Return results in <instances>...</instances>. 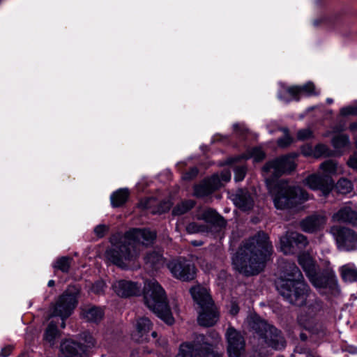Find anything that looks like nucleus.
I'll use <instances>...</instances> for the list:
<instances>
[{"label": "nucleus", "instance_id": "nucleus-1", "mask_svg": "<svg viewBox=\"0 0 357 357\" xmlns=\"http://www.w3.org/2000/svg\"><path fill=\"white\" fill-rule=\"evenodd\" d=\"M273 251L268 235L258 232L245 242L232 259L234 268L245 275H252L261 272L264 263Z\"/></svg>", "mask_w": 357, "mask_h": 357}, {"label": "nucleus", "instance_id": "nucleus-2", "mask_svg": "<svg viewBox=\"0 0 357 357\" xmlns=\"http://www.w3.org/2000/svg\"><path fill=\"white\" fill-rule=\"evenodd\" d=\"M155 237V231L133 229L127 231L116 243L107 250L105 256L113 264L126 268L138 257L140 247L152 244Z\"/></svg>", "mask_w": 357, "mask_h": 357}, {"label": "nucleus", "instance_id": "nucleus-3", "mask_svg": "<svg viewBox=\"0 0 357 357\" xmlns=\"http://www.w3.org/2000/svg\"><path fill=\"white\" fill-rule=\"evenodd\" d=\"M280 294L290 303L303 305L308 296L309 287L304 282L303 277L294 263H288L285 270L276 282Z\"/></svg>", "mask_w": 357, "mask_h": 357}, {"label": "nucleus", "instance_id": "nucleus-4", "mask_svg": "<svg viewBox=\"0 0 357 357\" xmlns=\"http://www.w3.org/2000/svg\"><path fill=\"white\" fill-rule=\"evenodd\" d=\"M146 305L166 324L172 325L174 319L167 301L163 288L154 279L146 281L144 287Z\"/></svg>", "mask_w": 357, "mask_h": 357}, {"label": "nucleus", "instance_id": "nucleus-5", "mask_svg": "<svg viewBox=\"0 0 357 357\" xmlns=\"http://www.w3.org/2000/svg\"><path fill=\"white\" fill-rule=\"evenodd\" d=\"M190 293L200 307L197 319L199 325L206 327L213 326L218 319V313L207 289L197 286L190 289Z\"/></svg>", "mask_w": 357, "mask_h": 357}, {"label": "nucleus", "instance_id": "nucleus-6", "mask_svg": "<svg viewBox=\"0 0 357 357\" xmlns=\"http://www.w3.org/2000/svg\"><path fill=\"white\" fill-rule=\"evenodd\" d=\"M248 321L250 327L259 335L262 347L266 345L275 349L284 348L285 340L276 328L257 316L250 317Z\"/></svg>", "mask_w": 357, "mask_h": 357}, {"label": "nucleus", "instance_id": "nucleus-7", "mask_svg": "<svg viewBox=\"0 0 357 357\" xmlns=\"http://www.w3.org/2000/svg\"><path fill=\"white\" fill-rule=\"evenodd\" d=\"M273 202L278 209L290 208L297 200L308 199V194L298 187L290 186L284 181H280L271 190Z\"/></svg>", "mask_w": 357, "mask_h": 357}, {"label": "nucleus", "instance_id": "nucleus-8", "mask_svg": "<svg viewBox=\"0 0 357 357\" xmlns=\"http://www.w3.org/2000/svg\"><path fill=\"white\" fill-rule=\"evenodd\" d=\"M176 357H222L213 351L203 335H198L193 342H185L180 346Z\"/></svg>", "mask_w": 357, "mask_h": 357}, {"label": "nucleus", "instance_id": "nucleus-9", "mask_svg": "<svg viewBox=\"0 0 357 357\" xmlns=\"http://www.w3.org/2000/svg\"><path fill=\"white\" fill-rule=\"evenodd\" d=\"M295 155H287L268 162L263 167L264 176L278 178L284 174L291 172L296 169Z\"/></svg>", "mask_w": 357, "mask_h": 357}, {"label": "nucleus", "instance_id": "nucleus-10", "mask_svg": "<svg viewBox=\"0 0 357 357\" xmlns=\"http://www.w3.org/2000/svg\"><path fill=\"white\" fill-rule=\"evenodd\" d=\"M77 304V294L66 291L57 300L54 306L52 317H60L61 319H67Z\"/></svg>", "mask_w": 357, "mask_h": 357}, {"label": "nucleus", "instance_id": "nucleus-11", "mask_svg": "<svg viewBox=\"0 0 357 357\" xmlns=\"http://www.w3.org/2000/svg\"><path fill=\"white\" fill-rule=\"evenodd\" d=\"M167 268L172 275L183 281L192 280L195 277V267L185 259L179 258L170 261Z\"/></svg>", "mask_w": 357, "mask_h": 357}, {"label": "nucleus", "instance_id": "nucleus-12", "mask_svg": "<svg viewBox=\"0 0 357 357\" xmlns=\"http://www.w3.org/2000/svg\"><path fill=\"white\" fill-rule=\"evenodd\" d=\"M225 338L229 357H241L245 347V341L241 332L234 327H229L225 333Z\"/></svg>", "mask_w": 357, "mask_h": 357}, {"label": "nucleus", "instance_id": "nucleus-13", "mask_svg": "<svg viewBox=\"0 0 357 357\" xmlns=\"http://www.w3.org/2000/svg\"><path fill=\"white\" fill-rule=\"evenodd\" d=\"M330 232L335 238L339 248L342 249L349 250L357 242V236L348 228L333 226L331 228Z\"/></svg>", "mask_w": 357, "mask_h": 357}, {"label": "nucleus", "instance_id": "nucleus-14", "mask_svg": "<svg viewBox=\"0 0 357 357\" xmlns=\"http://www.w3.org/2000/svg\"><path fill=\"white\" fill-rule=\"evenodd\" d=\"M307 244L305 236L297 232H287L285 236L280 238V248L284 254L295 252V248L302 249Z\"/></svg>", "mask_w": 357, "mask_h": 357}, {"label": "nucleus", "instance_id": "nucleus-15", "mask_svg": "<svg viewBox=\"0 0 357 357\" xmlns=\"http://www.w3.org/2000/svg\"><path fill=\"white\" fill-rule=\"evenodd\" d=\"M303 183L313 190H321L324 195H327L334 186L333 178L313 174L307 176Z\"/></svg>", "mask_w": 357, "mask_h": 357}, {"label": "nucleus", "instance_id": "nucleus-16", "mask_svg": "<svg viewBox=\"0 0 357 357\" xmlns=\"http://www.w3.org/2000/svg\"><path fill=\"white\" fill-rule=\"evenodd\" d=\"M112 289L118 296L128 297L137 295L141 287L136 282L121 280L113 283Z\"/></svg>", "mask_w": 357, "mask_h": 357}, {"label": "nucleus", "instance_id": "nucleus-17", "mask_svg": "<svg viewBox=\"0 0 357 357\" xmlns=\"http://www.w3.org/2000/svg\"><path fill=\"white\" fill-rule=\"evenodd\" d=\"M221 187L220 180L218 175H213L210 178L204 180L194 187V195L203 197L212 193Z\"/></svg>", "mask_w": 357, "mask_h": 357}, {"label": "nucleus", "instance_id": "nucleus-18", "mask_svg": "<svg viewBox=\"0 0 357 357\" xmlns=\"http://www.w3.org/2000/svg\"><path fill=\"white\" fill-rule=\"evenodd\" d=\"M60 351L61 357H87L86 349L83 345L70 340L61 342Z\"/></svg>", "mask_w": 357, "mask_h": 357}, {"label": "nucleus", "instance_id": "nucleus-19", "mask_svg": "<svg viewBox=\"0 0 357 357\" xmlns=\"http://www.w3.org/2000/svg\"><path fill=\"white\" fill-rule=\"evenodd\" d=\"M326 223V218L322 215H310L301 222L302 229L308 233L316 232L321 229Z\"/></svg>", "mask_w": 357, "mask_h": 357}, {"label": "nucleus", "instance_id": "nucleus-20", "mask_svg": "<svg viewBox=\"0 0 357 357\" xmlns=\"http://www.w3.org/2000/svg\"><path fill=\"white\" fill-rule=\"evenodd\" d=\"M234 204L243 211H248L254 206L253 196L247 190H238L231 195Z\"/></svg>", "mask_w": 357, "mask_h": 357}, {"label": "nucleus", "instance_id": "nucleus-21", "mask_svg": "<svg viewBox=\"0 0 357 357\" xmlns=\"http://www.w3.org/2000/svg\"><path fill=\"white\" fill-rule=\"evenodd\" d=\"M152 328L151 321L146 317H141L137 321L136 331L132 334V339L136 342L149 340V333Z\"/></svg>", "mask_w": 357, "mask_h": 357}, {"label": "nucleus", "instance_id": "nucleus-22", "mask_svg": "<svg viewBox=\"0 0 357 357\" xmlns=\"http://www.w3.org/2000/svg\"><path fill=\"white\" fill-rule=\"evenodd\" d=\"M332 219L334 222H348L357 227V213L349 206L340 208L333 215Z\"/></svg>", "mask_w": 357, "mask_h": 357}, {"label": "nucleus", "instance_id": "nucleus-23", "mask_svg": "<svg viewBox=\"0 0 357 357\" xmlns=\"http://www.w3.org/2000/svg\"><path fill=\"white\" fill-rule=\"evenodd\" d=\"M198 219L203 220L206 222L220 227H225L226 225V222L222 217L211 208L203 211L199 215H198Z\"/></svg>", "mask_w": 357, "mask_h": 357}, {"label": "nucleus", "instance_id": "nucleus-24", "mask_svg": "<svg viewBox=\"0 0 357 357\" xmlns=\"http://www.w3.org/2000/svg\"><path fill=\"white\" fill-rule=\"evenodd\" d=\"M104 315L103 310L98 307H86L82 309V317L87 321L97 323Z\"/></svg>", "mask_w": 357, "mask_h": 357}, {"label": "nucleus", "instance_id": "nucleus-25", "mask_svg": "<svg viewBox=\"0 0 357 357\" xmlns=\"http://www.w3.org/2000/svg\"><path fill=\"white\" fill-rule=\"evenodd\" d=\"M319 169L322 172L323 176H332L338 174L340 171L337 167V164L332 160H326L322 162L319 166Z\"/></svg>", "mask_w": 357, "mask_h": 357}, {"label": "nucleus", "instance_id": "nucleus-26", "mask_svg": "<svg viewBox=\"0 0 357 357\" xmlns=\"http://www.w3.org/2000/svg\"><path fill=\"white\" fill-rule=\"evenodd\" d=\"M129 197V191L126 188L119 189L114 192L110 197L112 205L114 207H119L127 201Z\"/></svg>", "mask_w": 357, "mask_h": 357}, {"label": "nucleus", "instance_id": "nucleus-27", "mask_svg": "<svg viewBox=\"0 0 357 357\" xmlns=\"http://www.w3.org/2000/svg\"><path fill=\"white\" fill-rule=\"evenodd\" d=\"M340 271L344 281L351 282L357 280V268L354 265H344L341 267Z\"/></svg>", "mask_w": 357, "mask_h": 357}, {"label": "nucleus", "instance_id": "nucleus-28", "mask_svg": "<svg viewBox=\"0 0 357 357\" xmlns=\"http://www.w3.org/2000/svg\"><path fill=\"white\" fill-rule=\"evenodd\" d=\"M298 263L306 273L307 275L314 271V264L311 256L307 253L298 256Z\"/></svg>", "mask_w": 357, "mask_h": 357}, {"label": "nucleus", "instance_id": "nucleus-29", "mask_svg": "<svg viewBox=\"0 0 357 357\" xmlns=\"http://www.w3.org/2000/svg\"><path fill=\"white\" fill-rule=\"evenodd\" d=\"M144 260L145 263L153 268H158L163 262L162 255L155 251L149 252Z\"/></svg>", "mask_w": 357, "mask_h": 357}, {"label": "nucleus", "instance_id": "nucleus-30", "mask_svg": "<svg viewBox=\"0 0 357 357\" xmlns=\"http://www.w3.org/2000/svg\"><path fill=\"white\" fill-rule=\"evenodd\" d=\"M73 262V258L70 257H61L58 258L53 267L56 270H59L63 273H68Z\"/></svg>", "mask_w": 357, "mask_h": 357}, {"label": "nucleus", "instance_id": "nucleus-31", "mask_svg": "<svg viewBox=\"0 0 357 357\" xmlns=\"http://www.w3.org/2000/svg\"><path fill=\"white\" fill-rule=\"evenodd\" d=\"M265 155V153L261 148L255 147L248 150L241 158L243 159L253 158L255 162H259L264 159Z\"/></svg>", "mask_w": 357, "mask_h": 357}, {"label": "nucleus", "instance_id": "nucleus-32", "mask_svg": "<svg viewBox=\"0 0 357 357\" xmlns=\"http://www.w3.org/2000/svg\"><path fill=\"white\" fill-rule=\"evenodd\" d=\"M59 335V331L56 325L51 321L44 335V339L48 342L51 345L54 344V340Z\"/></svg>", "mask_w": 357, "mask_h": 357}, {"label": "nucleus", "instance_id": "nucleus-33", "mask_svg": "<svg viewBox=\"0 0 357 357\" xmlns=\"http://www.w3.org/2000/svg\"><path fill=\"white\" fill-rule=\"evenodd\" d=\"M195 204L193 200H185L177 204L173 209L172 213L180 215L190 210Z\"/></svg>", "mask_w": 357, "mask_h": 357}, {"label": "nucleus", "instance_id": "nucleus-34", "mask_svg": "<svg viewBox=\"0 0 357 357\" xmlns=\"http://www.w3.org/2000/svg\"><path fill=\"white\" fill-rule=\"evenodd\" d=\"M335 187L337 192L341 194L349 193L353 189V185L351 182L347 178L340 179L337 181Z\"/></svg>", "mask_w": 357, "mask_h": 357}, {"label": "nucleus", "instance_id": "nucleus-35", "mask_svg": "<svg viewBox=\"0 0 357 357\" xmlns=\"http://www.w3.org/2000/svg\"><path fill=\"white\" fill-rule=\"evenodd\" d=\"M307 277L316 288L321 289L326 286V280L324 276L317 275L312 273Z\"/></svg>", "mask_w": 357, "mask_h": 357}, {"label": "nucleus", "instance_id": "nucleus-36", "mask_svg": "<svg viewBox=\"0 0 357 357\" xmlns=\"http://www.w3.org/2000/svg\"><path fill=\"white\" fill-rule=\"evenodd\" d=\"M332 144L335 149H341L349 144V137L346 135H337L332 139Z\"/></svg>", "mask_w": 357, "mask_h": 357}, {"label": "nucleus", "instance_id": "nucleus-37", "mask_svg": "<svg viewBox=\"0 0 357 357\" xmlns=\"http://www.w3.org/2000/svg\"><path fill=\"white\" fill-rule=\"evenodd\" d=\"M301 93H305L307 96H319L320 92L316 90L315 86L312 82H307L303 86H300Z\"/></svg>", "mask_w": 357, "mask_h": 357}, {"label": "nucleus", "instance_id": "nucleus-38", "mask_svg": "<svg viewBox=\"0 0 357 357\" xmlns=\"http://www.w3.org/2000/svg\"><path fill=\"white\" fill-rule=\"evenodd\" d=\"M186 231L189 234H195L199 232H204L207 231V227L205 225H199L195 222H192L186 227Z\"/></svg>", "mask_w": 357, "mask_h": 357}, {"label": "nucleus", "instance_id": "nucleus-39", "mask_svg": "<svg viewBox=\"0 0 357 357\" xmlns=\"http://www.w3.org/2000/svg\"><path fill=\"white\" fill-rule=\"evenodd\" d=\"M234 180L237 182L241 181L245 178L246 174L247 168L245 166L241 165L236 166L234 169Z\"/></svg>", "mask_w": 357, "mask_h": 357}, {"label": "nucleus", "instance_id": "nucleus-40", "mask_svg": "<svg viewBox=\"0 0 357 357\" xmlns=\"http://www.w3.org/2000/svg\"><path fill=\"white\" fill-rule=\"evenodd\" d=\"M340 114L342 116H357V105H349L342 107L340 109Z\"/></svg>", "mask_w": 357, "mask_h": 357}, {"label": "nucleus", "instance_id": "nucleus-41", "mask_svg": "<svg viewBox=\"0 0 357 357\" xmlns=\"http://www.w3.org/2000/svg\"><path fill=\"white\" fill-rule=\"evenodd\" d=\"M288 93L293 98L299 100L300 95L301 94L300 86H292L286 89Z\"/></svg>", "mask_w": 357, "mask_h": 357}, {"label": "nucleus", "instance_id": "nucleus-42", "mask_svg": "<svg viewBox=\"0 0 357 357\" xmlns=\"http://www.w3.org/2000/svg\"><path fill=\"white\" fill-rule=\"evenodd\" d=\"M82 338L84 341L85 346H83V347L85 349L86 348H92V347H95L96 340L91 334L84 333L82 334Z\"/></svg>", "mask_w": 357, "mask_h": 357}, {"label": "nucleus", "instance_id": "nucleus-43", "mask_svg": "<svg viewBox=\"0 0 357 357\" xmlns=\"http://www.w3.org/2000/svg\"><path fill=\"white\" fill-rule=\"evenodd\" d=\"M172 204L169 201L162 202L156 210H153V213H163L169 211L171 208Z\"/></svg>", "mask_w": 357, "mask_h": 357}, {"label": "nucleus", "instance_id": "nucleus-44", "mask_svg": "<svg viewBox=\"0 0 357 357\" xmlns=\"http://www.w3.org/2000/svg\"><path fill=\"white\" fill-rule=\"evenodd\" d=\"M284 136L278 140V144L281 147H285L291 144L292 139L288 133L287 129H284Z\"/></svg>", "mask_w": 357, "mask_h": 357}, {"label": "nucleus", "instance_id": "nucleus-45", "mask_svg": "<svg viewBox=\"0 0 357 357\" xmlns=\"http://www.w3.org/2000/svg\"><path fill=\"white\" fill-rule=\"evenodd\" d=\"M312 137V132L309 128L300 130L297 133V137L300 140H305Z\"/></svg>", "mask_w": 357, "mask_h": 357}, {"label": "nucleus", "instance_id": "nucleus-46", "mask_svg": "<svg viewBox=\"0 0 357 357\" xmlns=\"http://www.w3.org/2000/svg\"><path fill=\"white\" fill-rule=\"evenodd\" d=\"M108 231V227L105 225H99L94 228V233L98 238L103 237Z\"/></svg>", "mask_w": 357, "mask_h": 357}, {"label": "nucleus", "instance_id": "nucleus-47", "mask_svg": "<svg viewBox=\"0 0 357 357\" xmlns=\"http://www.w3.org/2000/svg\"><path fill=\"white\" fill-rule=\"evenodd\" d=\"M198 170L196 167L191 168L189 171L184 173L182 176L184 180H191L197 176Z\"/></svg>", "mask_w": 357, "mask_h": 357}, {"label": "nucleus", "instance_id": "nucleus-48", "mask_svg": "<svg viewBox=\"0 0 357 357\" xmlns=\"http://www.w3.org/2000/svg\"><path fill=\"white\" fill-rule=\"evenodd\" d=\"M215 175H218L220 180L221 186L222 185V183H227L231 179V172L229 170H223L220 175L215 174Z\"/></svg>", "mask_w": 357, "mask_h": 357}, {"label": "nucleus", "instance_id": "nucleus-49", "mask_svg": "<svg viewBox=\"0 0 357 357\" xmlns=\"http://www.w3.org/2000/svg\"><path fill=\"white\" fill-rule=\"evenodd\" d=\"M105 284L103 281H97L92 287V291L96 294H100L103 291Z\"/></svg>", "mask_w": 357, "mask_h": 357}, {"label": "nucleus", "instance_id": "nucleus-50", "mask_svg": "<svg viewBox=\"0 0 357 357\" xmlns=\"http://www.w3.org/2000/svg\"><path fill=\"white\" fill-rule=\"evenodd\" d=\"M328 153V147L324 144H318L315 147V155L317 156H321L326 155Z\"/></svg>", "mask_w": 357, "mask_h": 357}, {"label": "nucleus", "instance_id": "nucleus-51", "mask_svg": "<svg viewBox=\"0 0 357 357\" xmlns=\"http://www.w3.org/2000/svg\"><path fill=\"white\" fill-rule=\"evenodd\" d=\"M347 164L353 169H357V154H354L348 160Z\"/></svg>", "mask_w": 357, "mask_h": 357}, {"label": "nucleus", "instance_id": "nucleus-52", "mask_svg": "<svg viewBox=\"0 0 357 357\" xmlns=\"http://www.w3.org/2000/svg\"><path fill=\"white\" fill-rule=\"evenodd\" d=\"M155 199L153 197L149 198L146 199L144 202H141V205L143 206L144 208H149L151 207L153 204L155 202Z\"/></svg>", "mask_w": 357, "mask_h": 357}, {"label": "nucleus", "instance_id": "nucleus-53", "mask_svg": "<svg viewBox=\"0 0 357 357\" xmlns=\"http://www.w3.org/2000/svg\"><path fill=\"white\" fill-rule=\"evenodd\" d=\"M12 347L8 346L4 348H3L1 351V356L2 357H7L10 355V354L12 351Z\"/></svg>", "mask_w": 357, "mask_h": 357}, {"label": "nucleus", "instance_id": "nucleus-54", "mask_svg": "<svg viewBox=\"0 0 357 357\" xmlns=\"http://www.w3.org/2000/svg\"><path fill=\"white\" fill-rule=\"evenodd\" d=\"M238 312V307L235 303L231 304L230 313L233 315L236 314Z\"/></svg>", "mask_w": 357, "mask_h": 357}, {"label": "nucleus", "instance_id": "nucleus-55", "mask_svg": "<svg viewBox=\"0 0 357 357\" xmlns=\"http://www.w3.org/2000/svg\"><path fill=\"white\" fill-rule=\"evenodd\" d=\"M349 129L354 133L357 132V122L351 123L349 126Z\"/></svg>", "mask_w": 357, "mask_h": 357}, {"label": "nucleus", "instance_id": "nucleus-56", "mask_svg": "<svg viewBox=\"0 0 357 357\" xmlns=\"http://www.w3.org/2000/svg\"><path fill=\"white\" fill-rule=\"evenodd\" d=\"M213 335V338L217 341V342H219L220 340H221V337L220 336V335L217 333H212Z\"/></svg>", "mask_w": 357, "mask_h": 357}, {"label": "nucleus", "instance_id": "nucleus-57", "mask_svg": "<svg viewBox=\"0 0 357 357\" xmlns=\"http://www.w3.org/2000/svg\"><path fill=\"white\" fill-rule=\"evenodd\" d=\"M300 337L301 339L303 340V341H305L307 340V335L305 334L304 333H301L300 334Z\"/></svg>", "mask_w": 357, "mask_h": 357}, {"label": "nucleus", "instance_id": "nucleus-58", "mask_svg": "<svg viewBox=\"0 0 357 357\" xmlns=\"http://www.w3.org/2000/svg\"><path fill=\"white\" fill-rule=\"evenodd\" d=\"M54 285V281L53 280H51L48 282L49 287H53Z\"/></svg>", "mask_w": 357, "mask_h": 357}, {"label": "nucleus", "instance_id": "nucleus-59", "mask_svg": "<svg viewBox=\"0 0 357 357\" xmlns=\"http://www.w3.org/2000/svg\"><path fill=\"white\" fill-rule=\"evenodd\" d=\"M151 336H152L153 337H154V338H155V337H157V333H156L155 331H153V332L151 333Z\"/></svg>", "mask_w": 357, "mask_h": 357}, {"label": "nucleus", "instance_id": "nucleus-60", "mask_svg": "<svg viewBox=\"0 0 357 357\" xmlns=\"http://www.w3.org/2000/svg\"><path fill=\"white\" fill-rule=\"evenodd\" d=\"M61 326L62 328H65V326H66L65 319H62V322H61Z\"/></svg>", "mask_w": 357, "mask_h": 357}, {"label": "nucleus", "instance_id": "nucleus-61", "mask_svg": "<svg viewBox=\"0 0 357 357\" xmlns=\"http://www.w3.org/2000/svg\"><path fill=\"white\" fill-rule=\"evenodd\" d=\"M326 102H327L328 104H331V103L333 102V99H331V98H327Z\"/></svg>", "mask_w": 357, "mask_h": 357}, {"label": "nucleus", "instance_id": "nucleus-62", "mask_svg": "<svg viewBox=\"0 0 357 357\" xmlns=\"http://www.w3.org/2000/svg\"><path fill=\"white\" fill-rule=\"evenodd\" d=\"M279 98H280L281 100H284V101H287V102L288 101V100H286V99L284 98V97H283L282 95H279Z\"/></svg>", "mask_w": 357, "mask_h": 357}, {"label": "nucleus", "instance_id": "nucleus-63", "mask_svg": "<svg viewBox=\"0 0 357 357\" xmlns=\"http://www.w3.org/2000/svg\"><path fill=\"white\" fill-rule=\"evenodd\" d=\"M238 127H239V125H238V124H234V128L235 130H237L238 128Z\"/></svg>", "mask_w": 357, "mask_h": 357}, {"label": "nucleus", "instance_id": "nucleus-64", "mask_svg": "<svg viewBox=\"0 0 357 357\" xmlns=\"http://www.w3.org/2000/svg\"><path fill=\"white\" fill-rule=\"evenodd\" d=\"M236 160V158L231 159V161H230V162H231H231H234Z\"/></svg>", "mask_w": 357, "mask_h": 357}]
</instances>
